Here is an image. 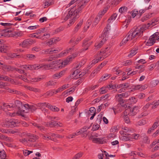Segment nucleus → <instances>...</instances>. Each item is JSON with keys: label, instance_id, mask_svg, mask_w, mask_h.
<instances>
[{"label": "nucleus", "instance_id": "nucleus-1", "mask_svg": "<svg viewBox=\"0 0 159 159\" xmlns=\"http://www.w3.org/2000/svg\"><path fill=\"white\" fill-rule=\"evenodd\" d=\"M78 54L77 52H75L72 55L68 56L63 61L61 60L54 61L48 64L50 66L51 69L54 67L56 68L57 67L59 68H61L67 65L70 62L72 61L77 57Z\"/></svg>", "mask_w": 159, "mask_h": 159}, {"label": "nucleus", "instance_id": "nucleus-2", "mask_svg": "<svg viewBox=\"0 0 159 159\" xmlns=\"http://www.w3.org/2000/svg\"><path fill=\"white\" fill-rule=\"evenodd\" d=\"M78 11L77 10L74 11L73 9H72L66 14L65 18H64V20L66 21L70 18L69 22L67 25V28L70 27L74 23L76 19L78 18Z\"/></svg>", "mask_w": 159, "mask_h": 159}, {"label": "nucleus", "instance_id": "nucleus-3", "mask_svg": "<svg viewBox=\"0 0 159 159\" xmlns=\"http://www.w3.org/2000/svg\"><path fill=\"white\" fill-rule=\"evenodd\" d=\"M16 107L18 108L17 111L18 115L24 116V114L27 113L29 111V105L28 104H22L19 101L15 102Z\"/></svg>", "mask_w": 159, "mask_h": 159}, {"label": "nucleus", "instance_id": "nucleus-4", "mask_svg": "<svg viewBox=\"0 0 159 159\" xmlns=\"http://www.w3.org/2000/svg\"><path fill=\"white\" fill-rule=\"evenodd\" d=\"M19 123L17 120L12 119L5 121L2 123V125L3 127H13L18 126Z\"/></svg>", "mask_w": 159, "mask_h": 159}, {"label": "nucleus", "instance_id": "nucleus-5", "mask_svg": "<svg viewBox=\"0 0 159 159\" xmlns=\"http://www.w3.org/2000/svg\"><path fill=\"white\" fill-rule=\"evenodd\" d=\"M38 106L40 107L43 110L44 109L45 107H48L52 111L55 112H57L59 111V109L55 106H52L48 103H40L38 104Z\"/></svg>", "mask_w": 159, "mask_h": 159}, {"label": "nucleus", "instance_id": "nucleus-6", "mask_svg": "<svg viewBox=\"0 0 159 159\" xmlns=\"http://www.w3.org/2000/svg\"><path fill=\"white\" fill-rule=\"evenodd\" d=\"M145 30L143 26H140L136 28L132 33L135 38L141 36L143 34V32Z\"/></svg>", "mask_w": 159, "mask_h": 159}, {"label": "nucleus", "instance_id": "nucleus-7", "mask_svg": "<svg viewBox=\"0 0 159 159\" xmlns=\"http://www.w3.org/2000/svg\"><path fill=\"white\" fill-rule=\"evenodd\" d=\"M29 138H24L20 139L21 142L26 144L28 143L34 142L37 139V138L33 134H31L28 135Z\"/></svg>", "mask_w": 159, "mask_h": 159}, {"label": "nucleus", "instance_id": "nucleus-8", "mask_svg": "<svg viewBox=\"0 0 159 159\" xmlns=\"http://www.w3.org/2000/svg\"><path fill=\"white\" fill-rule=\"evenodd\" d=\"M35 42V41L34 40L31 39H27L20 43L19 45L23 48H28L30 46Z\"/></svg>", "mask_w": 159, "mask_h": 159}, {"label": "nucleus", "instance_id": "nucleus-9", "mask_svg": "<svg viewBox=\"0 0 159 159\" xmlns=\"http://www.w3.org/2000/svg\"><path fill=\"white\" fill-rule=\"evenodd\" d=\"M74 49V47L71 48H68L66 50L60 53L58 55V57H61L66 55L69 53L72 52Z\"/></svg>", "mask_w": 159, "mask_h": 159}, {"label": "nucleus", "instance_id": "nucleus-10", "mask_svg": "<svg viewBox=\"0 0 159 159\" xmlns=\"http://www.w3.org/2000/svg\"><path fill=\"white\" fill-rule=\"evenodd\" d=\"M129 112H128V114L129 116H134L136 115L139 111V108L138 107L135 106L133 108L128 109Z\"/></svg>", "mask_w": 159, "mask_h": 159}, {"label": "nucleus", "instance_id": "nucleus-11", "mask_svg": "<svg viewBox=\"0 0 159 159\" xmlns=\"http://www.w3.org/2000/svg\"><path fill=\"white\" fill-rule=\"evenodd\" d=\"M104 35H102V40L99 42H98L95 44V47L97 49L100 48L104 44L107 39V38L106 36L104 37Z\"/></svg>", "mask_w": 159, "mask_h": 159}, {"label": "nucleus", "instance_id": "nucleus-12", "mask_svg": "<svg viewBox=\"0 0 159 159\" xmlns=\"http://www.w3.org/2000/svg\"><path fill=\"white\" fill-rule=\"evenodd\" d=\"M3 111L5 112L10 111L11 108L16 107V105L15 103L14 104L12 103L7 104L4 103L3 104Z\"/></svg>", "mask_w": 159, "mask_h": 159}, {"label": "nucleus", "instance_id": "nucleus-13", "mask_svg": "<svg viewBox=\"0 0 159 159\" xmlns=\"http://www.w3.org/2000/svg\"><path fill=\"white\" fill-rule=\"evenodd\" d=\"M11 35V30L8 29L4 30L0 34V37H9Z\"/></svg>", "mask_w": 159, "mask_h": 159}, {"label": "nucleus", "instance_id": "nucleus-14", "mask_svg": "<svg viewBox=\"0 0 159 159\" xmlns=\"http://www.w3.org/2000/svg\"><path fill=\"white\" fill-rule=\"evenodd\" d=\"M132 130L129 129L128 127H124L122 128V130L120 131V133L121 135H129V133Z\"/></svg>", "mask_w": 159, "mask_h": 159}, {"label": "nucleus", "instance_id": "nucleus-15", "mask_svg": "<svg viewBox=\"0 0 159 159\" xmlns=\"http://www.w3.org/2000/svg\"><path fill=\"white\" fill-rule=\"evenodd\" d=\"M92 41H89L87 39L84 40L82 46L84 48L82 50V52L83 51H85L88 49L89 47L92 44Z\"/></svg>", "mask_w": 159, "mask_h": 159}, {"label": "nucleus", "instance_id": "nucleus-16", "mask_svg": "<svg viewBox=\"0 0 159 159\" xmlns=\"http://www.w3.org/2000/svg\"><path fill=\"white\" fill-rule=\"evenodd\" d=\"M115 98L116 100L119 103L121 106H125L124 105V103L126 102H127V100H126L123 101L122 99V97L120 96V94H117L115 96Z\"/></svg>", "mask_w": 159, "mask_h": 159}, {"label": "nucleus", "instance_id": "nucleus-17", "mask_svg": "<svg viewBox=\"0 0 159 159\" xmlns=\"http://www.w3.org/2000/svg\"><path fill=\"white\" fill-rule=\"evenodd\" d=\"M92 141L95 143H98L100 144L104 143L106 142V141L103 138L93 139L92 140Z\"/></svg>", "mask_w": 159, "mask_h": 159}, {"label": "nucleus", "instance_id": "nucleus-18", "mask_svg": "<svg viewBox=\"0 0 159 159\" xmlns=\"http://www.w3.org/2000/svg\"><path fill=\"white\" fill-rule=\"evenodd\" d=\"M69 87V84H68L63 85L62 86L56 89L55 93H60L65 89L68 88Z\"/></svg>", "mask_w": 159, "mask_h": 159}, {"label": "nucleus", "instance_id": "nucleus-19", "mask_svg": "<svg viewBox=\"0 0 159 159\" xmlns=\"http://www.w3.org/2000/svg\"><path fill=\"white\" fill-rule=\"evenodd\" d=\"M156 40V39L150 36L148 41L146 42V45L148 46H152L155 43Z\"/></svg>", "mask_w": 159, "mask_h": 159}, {"label": "nucleus", "instance_id": "nucleus-20", "mask_svg": "<svg viewBox=\"0 0 159 159\" xmlns=\"http://www.w3.org/2000/svg\"><path fill=\"white\" fill-rule=\"evenodd\" d=\"M65 71L63 70L60 72L56 73L52 75V77L55 79H59L64 75Z\"/></svg>", "mask_w": 159, "mask_h": 159}, {"label": "nucleus", "instance_id": "nucleus-21", "mask_svg": "<svg viewBox=\"0 0 159 159\" xmlns=\"http://www.w3.org/2000/svg\"><path fill=\"white\" fill-rule=\"evenodd\" d=\"M129 111L128 109H126L125 111L124 112V119L125 123H129L130 122V120L129 118V117L127 115L128 114V112Z\"/></svg>", "mask_w": 159, "mask_h": 159}, {"label": "nucleus", "instance_id": "nucleus-22", "mask_svg": "<svg viewBox=\"0 0 159 159\" xmlns=\"http://www.w3.org/2000/svg\"><path fill=\"white\" fill-rule=\"evenodd\" d=\"M103 53V52H101L96 56L95 57L97 58L98 61L103 60L105 58V57H106V55H104Z\"/></svg>", "mask_w": 159, "mask_h": 159}, {"label": "nucleus", "instance_id": "nucleus-23", "mask_svg": "<svg viewBox=\"0 0 159 159\" xmlns=\"http://www.w3.org/2000/svg\"><path fill=\"white\" fill-rule=\"evenodd\" d=\"M83 23V20H81L75 26L73 30V32L74 33L77 32L81 27Z\"/></svg>", "mask_w": 159, "mask_h": 159}, {"label": "nucleus", "instance_id": "nucleus-24", "mask_svg": "<svg viewBox=\"0 0 159 159\" xmlns=\"http://www.w3.org/2000/svg\"><path fill=\"white\" fill-rule=\"evenodd\" d=\"M57 51V50L54 49L53 50L52 49L49 48L43 50L42 52V53L43 54H47L52 53H55Z\"/></svg>", "mask_w": 159, "mask_h": 159}, {"label": "nucleus", "instance_id": "nucleus-25", "mask_svg": "<svg viewBox=\"0 0 159 159\" xmlns=\"http://www.w3.org/2000/svg\"><path fill=\"white\" fill-rule=\"evenodd\" d=\"M112 51V49L110 47H108L105 48V49L103 52V54L104 55H106V56L107 55H110Z\"/></svg>", "mask_w": 159, "mask_h": 159}, {"label": "nucleus", "instance_id": "nucleus-26", "mask_svg": "<svg viewBox=\"0 0 159 159\" xmlns=\"http://www.w3.org/2000/svg\"><path fill=\"white\" fill-rule=\"evenodd\" d=\"M2 69L5 71H12L14 70V68L11 67L9 66H7L5 65H3L2 66Z\"/></svg>", "mask_w": 159, "mask_h": 159}, {"label": "nucleus", "instance_id": "nucleus-27", "mask_svg": "<svg viewBox=\"0 0 159 159\" xmlns=\"http://www.w3.org/2000/svg\"><path fill=\"white\" fill-rule=\"evenodd\" d=\"M80 73V70L77 69L75 70L72 73L73 77L75 78V79L80 78V75H79Z\"/></svg>", "mask_w": 159, "mask_h": 159}, {"label": "nucleus", "instance_id": "nucleus-28", "mask_svg": "<svg viewBox=\"0 0 159 159\" xmlns=\"http://www.w3.org/2000/svg\"><path fill=\"white\" fill-rule=\"evenodd\" d=\"M117 16V14L116 13H114L112 15L111 17L108 19L107 22L108 23H111L113 22Z\"/></svg>", "mask_w": 159, "mask_h": 159}, {"label": "nucleus", "instance_id": "nucleus-29", "mask_svg": "<svg viewBox=\"0 0 159 159\" xmlns=\"http://www.w3.org/2000/svg\"><path fill=\"white\" fill-rule=\"evenodd\" d=\"M137 49H132L130 52V53L128 55V57L131 58L135 55L137 52Z\"/></svg>", "mask_w": 159, "mask_h": 159}, {"label": "nucleus", "instance_id": "nucleus-30", "mask_svg": "<svg viewBox=\"0 0 159 159\" xmlns=\"http://www.w3.org/2000/svg\"><path fill=\"white\" fill-rule=\"evenodd\" d=\"M108 10V8H105L102 11H100L98 14V17H99V19H101L102 16Z\"/></svg>", "mask_w": 159, "mask_h": 159}, {"label": "nucleus", "instance_id": "nucleus-31", "mask_svg": "<svg viewBox=\"0 0 159 159\" xmlns=\"http://www.w3.org/2000/svg\"><path fill=\"white\" fill-rule=\"evenodd\" d=\"M158 23V21L157 20L153 19L152 20L151 22L148 23V28H149V27L150 26L151 27L152 26H154L156 25Z\"/></svg>", "mask_w": 159, "mask_h": 159}, {"label": "nucleus", "instance_id": "nucleus-32", "mask_svg": "<svg viewBox=\"0 0 159 159\" xmlns=\"http://www.w3.org/2000/svg\"><path fill=\"white\" fill-rule=\"evenodd\" d=\"M109 77V75L108 74H105L103 75L100 79L98 81L99 83L101 82L103 80H105L108 79Z\"/></svg>", "mask_w": 159, "mask_h": 159}, {"label": "nucleus", "instance_id": "nucleus-33", "mask_svg": "<svg viewBox=\"0 0 159 159\" xmlns=\"http://www.w3.org/2000/svg\"><path fill=\"white\" fill-rule=\"evenodd\" d=\"M128 135H123V136H121L120 138V139L124 141H131V137L130 136H128Z\"/></svg>", "mask_w": 159, "mask_h": 159}, {"label": "nucleus", "instance_id": "nucleus-34", "mask_svg": "<svg viewBox=\"0 0 159 159\" xmlns=\"http://www.w3.org/2000/svg\"><path fill=\"white\" fill-rule=\"evenodd\" d=\"M24 75H25V76H22L21 75H19V77L20 79H21L22 80H23L25 82H27V80H29V79H28V77H29V75H28V74L27 73H24Z\"/></svg>", "mask_w": 159, "mask_h": 159}, {"label": "nucleus", "instance_id": "nucleus-35", "mask_svg": "<svg viewBox=\"0 0 159 159\" xmlns=\"http://www.w3.org/2000/svg\"><path fill=\"white\" fill-rule=\"evenodd\" d=\"M103 67V66H102L101 65H100L97 68V69L94 70L92 74H91V76H94L97 73L98 71H99Z\"/></svg>", "mask_w": 159, "mask_h": 159}, {"label": "nucleus", "instance_id": "nucleus-36", "mask_svg": "<svg viewBox=\"0 0 159 159\" xmlns=\"http://www.w3.org/2000/svg\"><path fill=\"white\" fill-rule=\"evenodd\" d=\"M26 89L31 91H32L35 92H38L39 91V90L37 88H34L28 85L25 86Z\"/></svg>", "mask_w": 159, "mask_h": 159}, {"label": "nucleus", "instance_id": "nucleus-37", "mask_svg": "<svg viewBox=\"0 0 159 159\" xmlns=\"http://www.w3.org/2000/svg\"><path fill=\"white\" fill-rule=\"evenodd\" d=\"M6 154L5 152L3 150H0V159H6Z\"/></svg>", "mask_w": 159, "mask_h": 159}, {"label": "nucleus", "instance_id": "nucleus-38", "mask_svg": "<svg viewBox=\"0 0 159 159\" xmlns=\"http://www.w3.org/2000/svg\"><path fill=\"white\" fill-rule=\"evenodd\" d=\"M28 78L29 79V80L33 82H36L40 81L42 79V78L41 77L34 78L28 77Z\"/></svg>", "mask_w": 159, "mask_h": 159}, {"label": "nucleus", "instance_id": "nucleus-39", "mask_svg": "<svg viewBox=\"0 0 159 159\" xmlns=\"http://www.w3.org/2000/svg\"><path fill=\"white\" fill-rule=\"evenodd\" d=\"M125 37L128 39V41L131 40L133 38H135L133 36V33H128Z\"/></svg>", "mask_w": 159, "mask_h": 159}, {"label": "nucleus", "instance_id": "nucleus-40", "mask_svg": "<svg viewBox=\"0 0 159 159\" xmlns=\"http://www.w3.org/2000/svg\"><path fill=\"white\" fill-rule=\"evenodd\" d=\"M127 9L126 7H122L119 8V11L121 13H123L127 11Z\"/></svg>", "mask_w": 159, "mask_h": 159}, {"label": "nucleus", "instance_id": "nucleus-41", "mask_svg": "<svg viewBox=\"0 0 159 159\" xmlns=\"http://www.w3.org/2000/svg\"><path fill=\"white\" fill-rule=\"evenodd\" d=\"M132 64V61L130 60H127L126 61L122 62V65L124 66L130 65Z\"/></svg>", "mask_w": 159, "mask_h": 159}, {"label": "nucleus", "instance_id": "nucleus-42", "mask_svg": "<svg viewBox=\"0 0 159 159\" xmlns=\"http://www.w3.org/2000/svg\"><path fill=\"white\" fill-rule=\"evenodd\" d=\"M0 79L6 81H9L10 78L7 76L2 75L0 74Z\"/></svg>", "mask_w": 159, "mask_h": 159}, {"label": "nucleus", "instance_id": "nucleus-43", "mask_svg": "<svg viewBox=\"0 0 159 159\" xmlns=\"http://www.w3.org/2000/svg\"><path fill=\"white\" fill-rule=\"evenodd\" d=\"M51 35L49 33H46L44 34L43 36L41 37V39L43 40H45L49 38L50 37Z\"/></svg>", "mask_w": 159, "mask_h": 159}, {"label": "nucleus", "instance_id": "nucleus-44", "mask_svg": "<svg viewBox=\"0 0 159 159\" xmlns=\"http://www.w3.org/2000/svg\"><path fill=\"white\" fill-rule=\"evenodd\" d=\"M33 125L41 131H43L44 130V127L40 125L37 124L35 123L33 124Z\"/></svg>", "mask_w": 159, "mask_h": 159}, {"label": "nucleus", "instance_id": "nucleus-45", "mask_svg": "<svg viewBox=\"0 0 159 159\" xmlns=\"http://www.w3.org/2000/svg\"><path fill=\"white\" fill-rule=\"evenodd\" d=\"M0 24L5 27H10L11 26L13 25V24L11 23H3L1 22L0 23Z\"/></svg>", "mask_w": 159, "mask_h": 159}, {"label": "nucleus", "instance_id": "nucleus-46", "mask_svg": "<svg viewBox=\"0 0 159 159\" xmlns=\"http://www.w3.org/2000/svg\"><path fill=\"white\" fill-rule=\"evenodd\" d=\"M26 57L29 60H32L36 58L35 56L33 54H27L26 55Z\"/></svg>", "mask_w": 159, "mask_h": 159}, {"label": "nucleus", "instance_id": "nucleus-47", "mask_svg": "<svg viewBox=\"0 0 159 159\" xmlns=\"http://www.w3.org/2000/svg\"><path fill=\"white\" fill-rule=\"evenodd\" d=\"M55 121H52L50 122H47L46 123V125L48 127H53L55 126Z\"/></svg>", "mask_w": 159, "mask_h": 159}, {"label": "nucleus", "instance_id": "nucleus-48", "mask_svg": "<svg viewBox=\"0 0 159 159\" xmlns=\"http://www.w3.org/2000/svg\"><path fill=\"white\" fill-rule=\"evenodd\" d=\"M108 91L106 87H102L100 89V93L103 94L107 93Z\"/></svg>", "mask_w": 159, "mask_h": 159}, {"label": "nucleus", "instance_id": "nucleus-49", "mask_svg": "<svg viewBox=\"0 0 159 159\" xmlns=\"http://www.w3.org/2000/svg\"><path fill=\"white\" fill-rule=\"evenodd\" d=\"M23 154L25 156H27L33 152L32 151H29L27 150H23Z\"/></svg>", "mask_w": 159, "mask_h": 159}, {"label": "nucleus", "instance_id": "nucleus-50", "mask_svg": "<svg viewBox=\"0 0 159 159\" xmlns=\"http://www.w3.org/2000/svg\"><path fill=\"white\" fill-rule=\"evenodd\" d=\"M129 86V85L128 83L120 84L119 85V88H122L125 89L128 87Z\"/></svg>", "mask_w": 159, "mask_h": 159}, {"label": "nucleus", "instance_id": "nucleus-51", "mask_svg": "<svg viewBox=\"0 0 159 159\" xmlns=\"http://www.w3.org/2000/svg\"><path fill=\"white\" fill-rule=\"evenodd\" d=\"M100 19H99V17H98L97 16L96 17L94 20L92 24V26H94L96 25L99 22V21L100 20Z\"/></svg>", "mask_w": 159, "mask_h": 159}, {"label": "nucleus", "instance_id": "nucleus-52", "mask_svg": "<svg viewBox=\"0 0 159 159\" xmlns=\"http://www.w3.org/2000/svg\"><path fill=\"white\" fill-rule=\"evenodd\" d=\"M41 68L45 70L51 69L50 66L48 64L45 65L41 64Z\"/></svg>", "mask_w": 159, "mask_h": 159}, {"label": "nucleus", "instance_id": "nucleus-53", "mask_svg": "<svg viewBox=\"0 0 159 159\" xmlns=\"http://www.w3.org/2000/svg\"><path fill=\"white\" fill-rule=\"evenodd\" d=\"M5 89L7 90L8 92L10 93L16 94H18L19 93L18 92L14 89H11L7 87H6Z\"/></svg>", "mask_w": 159, "mask_h": 159}, {"label": "nucleus", "instance_id": "nucleus-54", "mask_svg": "<svg viewBox=\"0 0 159 159\" xmlns=\"http://www.w3.org/2000/svg\"><path fill=\"white\" fill-rule=\"evenodd\" d=\"M91 24V21L90 20H88L86 23L85 26H84V28L85 30H87L88 29L89 26Z\"/></svg>", "mask_w": 159, "mask_h": 159}, {"label": "nucleus", "instance_id": "nucleus-55", "mask_svg": "<svg viewBox=\"0 0 159 159\" xmlns=\"http://www.w3.org/2000/svg\"><path fill=\"white\" fill-rule=\"evenodd\" d=\"M56 90H53L52 91H50L46 93V94L47 95L52 96L54 94H56L57 93H55Z\"/></svg>", "mask_w": 159, "mask_h": 159}, {"label": "nucleus", "instance_id": "nucleus-56", "mask_svg": "<svg viewBox=\"0 0 159 159\" xmlns=\"http://www.w3.org/2000/svg\"><path fill=\"white\" fill-rule=\"evenodd\" d=\"M96 109L94 107H91L90 108L88 113L91 114H95Z\"/></svg>", "mask_w": 159, "mask_h": 159}, {"label": "nucleus", "instance_id": "nucleus-57", "mask_svg": "<svg viewBox=\"0 0 159 159\" xmlns=\"http://www.w3.org/2000/svg\"><path fill=\"white\" fill-rule=\"evenodd\" d=\"M57 84L56 82L52 81H50L46 83L47 86H51L55 85Z\"/></svg>", "mask_w": 159, "mask_h": 159}, {"label": "nucleus", "instance_id": "nucleus-58", "mask_svg": "<svg viewBox=\"0 0 159 159\" xmlns=\"http://www.w3.org/2000/svg\"><path fill=\"white\" fill-rule=\"evenodd\" d=\"M8 83H4L3 82L0 81V88H5L6 86L8 85Z\"/></svg>", "mask_w": 159, "mask_h": 159}, {"label": "nucleus", "instance_id": "nucleus-59", "mask_svg": "<svg viewBox=\"0 0 159 159\" xmlns=\"http://www.w3.org/2000/svg\"><path fill=\"white\" fill-rule=\"evenodd\" d=\"M39 27V26L38 25L30 26L27 28V29L30 30H33L37 29Z\"/></svg>", "mask_w": 159, "mask_h": 159}, {"label": "nucleus", "instance_id": "nucleus-60", "mask_svg": "<svg viewBox=\"0 0 159 159\" xmlns=\"http://www.w3.org/2000/svg\"><path fill=\"white\" fill-rule=\"evenodd\" d=\"M75 87H73L70 88L68 90H66L65 92H66V93H71L74 92L75 90Z\"/></svg>", "mask_w": 159, "mask_h": 159}, {"label": "nucleus", "instance_id": "nucleus-61", "mask_svg": "<svg viewBox=\"0 0 159 159\" xmlns=\"http://www.w3.org/2000/svg\"><path fill=\"white\" fill-rule=\"evenodd\" d=\"M144 67V66L143 65H141L139 66H135L136 68L141 69V70L140 71V72H141L144 70V69H143Z\"/></svg>", "mask_w": 159, "mask_h": 159}, {"label": "nucleus", "instance_id": "nucleus-62", "mask_svg": "<svg viewBox=\"0 0 159 159\" xmlns=\"http://www.w3.org/2000/svg\"><path fill=\"white\" fill-rule=\"evenodd\" d=\"M99 127V125L98 124L93 125L92 129V130L95 131L98 130Z\"/></svg>", "mask_w": 159, "mask_h": 159}, {"label": "nucleus", "instance_id": "nucleus-63", "mask_svg": "<svg viewBox=\"0 0 159 159\" xmlns=\"http://www.w3.org/2000/svg\"><path fill=\"white\" fill-rule=\"evenodd\" d=\"M128 41V39H127L125 37L124 38L120 44V46H123Z\"/></svg>", "mask_w": 159, "mask_h": 159}, {"label": "nucleus", "instance_id": "nucleus-64", "mask_svg": "<svg viewBox=\"0 0 159 159\" xmlns=\"http://www.w3.org/2000/svg\"><path fill=\"white\" fill-rule=\"evenodd\" d=\"M138 13V11L137 10H134L132 11L131 15L132 17L134 18Z\"/></svg>", "mask_w": 159, "mask_h": 159}]
</instances>
